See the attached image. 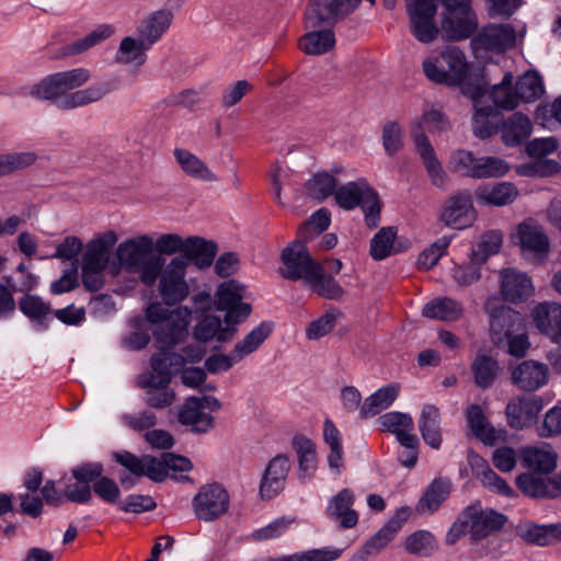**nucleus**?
<instances>
[{
	"label": "nucleus",
	"mask_w": 561,
	"mask_h": 561,
	"mask_svg": "<svg viewBox=\"0 0 561 561\" xmlns=\"http://www.w3.org/2000/svg\"><path fill=\"white\" fill-rule=\"evenodd\" d=\"M451 490L449 479H434L416 504V512L421 515H431L446 501Z\"/></svg>",
	"instance_id": "nucleus-34"
},
{
	"label": "nucleus",
	"mask_w": 561,
	"mask_h": 561,
	"mask_svg": "<svg viewBox=\"0 0 561 561\" xmlns=\"http://www.w3.org/2000/svg\"><path fill=\"white\" fill-rule=\"evenodd\" d=\"M309 197L318 202H323L329 196L335 194L337 183L335 178L329 172H317L305 184Z\"/></svg>",
	"instance_id": "nucleus-51"
},
{
	"label": "nucleus",
	"mask_w": 561,
	"mask_h": 561,
	"mask_svg": "<svg viewBox=\"0 0 561 561\" xmlns=\"http://www.w3.org/2000/svg\"><path fill=\"white\" fill-rule=\"evenodd\" d=\"M422 314L430 319L455 321L461 317L462 306L448 297L437 298L423 307Z\"/></svg>",
	"instance_id": "nucleus-44"
},
{
	"label": "nucleus",
	"mask_w": 561,
	"mask_h": 561,
	"mask_svg": "<svg viewBox=\"0 0 561 561\" xmlns=\"http://www.w3.org/2000/svg\"><path fill=\"white\" fill-rule=\"evenodd\" d=\"M116 259L124 270L138 274L140 282L152 286L159 277L164 259L153 254V239L140 234L121 242L115 251Z\"/></svg>",
	"instance_id": "nucleus-2"
},
{
	"label": "nucleus",
	"mask_w": 561,
	"mask_h": 561,
	"mask_svg": "<svg viewBox=\"0 0 561 561\" xmlns=\"http://www.w3.org/2000/svg\"><path fill=\"white\" fill-rule=\"evenodd\" d=\"M517 239L527 260L539 263L549 251V239L542 228L531 220H525L517 227Z\"/></svg>",
	"instance_id": "nucleus-16"
},
{
	"label": "nucleus",
	"mask_w": 561,
	"mask_h": 561,
	"mask_svg": "<svg viewBox=\"0 0 561 561\" xmlns=\"http://www.w3.org/2000/svg\"><path fill=\"white\" fill-rule=\"evenodd\" d=\"M414 144L417 153L422 158L432 184L436 187L445 188L447 174L438 161L434 147L431 145L427 136L424 133L415 134Z\"/></svg>",
	"instance_id": "nucleus-32"
},
{
	"label": "nucleus",
	"mask_w": 561,
	"mask_h": 561,
	"mask_svg": "<svg viewBox=\"0 0 561 561\" xmlns=\"http://www.w3.org/2000/svg\"><path fill=\"white\" fill-rule=\"evenodd\" d=\"M379 423L383 431L390 432L396 436L404 431L414 430L413 420L408 413L388 412L379 417Z\"/></svg>",
	"instance_id": "nucleus-64"
},
{
	"label": "nucleus",
	"mask_w": 561,
	"mask_h": 561,
	"mask_svg": "<svg viewBox=\"0 0 561 561\" xmlns=\"http://www.w3.org/2000/svg\"><path fill=\"white\" fill-rule=\"evenodd\" d=\"M396 522H387L370 539H368L358 552V557L365 561L370 556L379 553L397 535Z\"/></svg>",
	"instance_id": "nucleus-55"
},
{
	"label": "nucleus",
	"mask_w": 561,
	"mask_h": 561,
	"mask_svg": "<svg viewBox=\"0 0 561 561\" xmlns=\"http://www.w3.org/2000/svg\"><path fill=\"white\" fill-rule=\"evenodd\" d=\"M151 47L140 37H124L115 54V61L121 65L142 66L147 60L146 51Z\"/></svg>",
	"instance_id": "nucleus-39"
},
{
	"label": "nucleus",
	"mask_w": 561,
	"mask_h": 561,
	"mask_svg": "<svg viewBox=\"0 0 561 561\" xmlns=\"http://www.w3.org/2000/svg\"><path fill=\"white\" fill-rule=\"evenodd\" d=\"M229 507V494L219 483L199 489L193 499V508L199 520L211 522L224 515Z\"/></svg>",
	"instance_id": "nucleus-14"
},
{
	"label": "nucleus",
	"mask_w": 561,
	"mask_h": 561,
	"mask_svg": "<svg viewBox=\"0 0 561 561\" xmlns=\"http://www.w3.org/2000/svg\"><path fill=\"white\" fill-rule=\"evenodd\" d=\"M484 310L489 316L490 332L495 344L502 343L524 328L523 316L495 298L486 300Z\"/></svg>",
	"instance_id": "nucleus-10"
},
{
	"label": "nucleus",
	"mask_w": 561,
	"mask_h": 561,
	"mask_svg": "<svg viewBox=\"0 0 561 561\" xmlns=\"http://www.w3.org/2000/svg\"><path fill=\"white\" fill-rule=\"evenodd\" d=\"M172 22V13L159 10L146 18L138 26V34L150 47L168 31Z\"/></svg>",
	"instance_id": "nucleus-37"
},
{
	"label": "nucleus",
	"mask_w": 561,
	"mask_h": 561,
	"mask_svg": "<svg viewBox=\"0 0 561 561\" xmlns=\"http://www.w3.org/2000/svg\"><path fill=\"white\" fill-rule=\"evenodd\" d=\"M117 242L114 231H107L91 240L82 256V267L105 271L110 261V251Z\"/></svg>",
	"instance_id": "nucleus-24"
},
{
	"label": "nucleus",
	"mask_w": 561,
	"mask_h": 561,
	"mask_svg": "<svg viewBox=\"0 0 561 561\" xmlns=\"http://www.w3.org/2000/svg\"><path fill=\"white\" fill-rule=\"evenodd\" d=\"M354 503V491L348 488H344L329 500L325 514L331 520L337 523L339 528H354L359 518L358 513L353 508Z\"/></svg>",
	"instance_id": "nucleus-21"
},
{
	"label": "nucleus",
	"mask_w": 561,
	"mask_h": 561,
	"mask_svg": "<svg viewBox=\"0 0 561 561\" xmlns=\"http://www.w3.org/2000/svg\"><path fill=\"white\" fill-rule=\"evenodd\" d=\"M118 87L119 79L117 77L95 82L66 95L58 102V107L61 110H73L98 103L106 95L116 91Z\"/></svg>",
	"instance_id": "nucleus-17"
},
{
	"label": "nucleus",
	"mask_w": 561,
	"mask_h": 561,
	"mask_svg": "<svg viewBox=\"0 0 561 561\" xmlns=\"http://www.w3.org/2000/svg\"><path fill=\"white\" fill-rule=\"evenodd\" d=\"M518 533L527 542L538 546H548L554 541L561 540V524H526L519 528Z\"/></svg>",
	"instance_id": "nucleus-42"
},
{
	"label": "nucleus",
	"mask_w": 561,
	"mask_h": 561,
	"mask_svg": "<svg viewBox=\"0 0 561 561\" xmlns=\"http://www.w3.org/2000/svg\"><path fill=\"white\" fill-rule=\"evenodd\" d=\"M375 4L376 0H368ZM362 0H310L305 11V28L299 47L308 55H322L334 47L330 28L340 18L352 13Z\"/></svg>",
	"instance_id": "nucleus-1"
},
{
	"label": "nucleus",
	"mask_w": 561,
	"mask_h": 561,
	"mask_svg": "<svg viewBox=\"0 0 561 561\" xmlns=\"http://www.w3.org/2000/svg\"><path fill=\"white\" fill-rule=\"evenodd\" d=\"M334 201L344 210L360 207L368 228H377L380 221L381 202L376 190L365 178L337 186Z\"/></svg>",
	"instance_id": "nucleus-4"
},
{
	"label": "nucleus",
	"mask_w": 561,
	"mask_h": 561,
	"mask_svg": "<svg viewBox=\"0 0 561 561\" xmlns=\"http://www.w3.org/2000/svg\"><path fill=\"white\" fill-rule=\"evenodd\" d=\"M178 421L194 434H206L215 427L214 416L197 405L194 396L188 397L180 408Z\"/></svg>",
	"instance_id": "nucleus-29"
},
{
	"label": "nucleus",
	"mask_w": 561,
	"mask_h": 561,
	"mask_svg": "<svg viewBox=\"0 0 561 561\" xmlns=\"http://www.w3.org/2000/svg\"><path fill=\"white\" fill-rule=\"evenodd\" d=\"M531 134L530 119L522 114L514 113L502 128V138L505 145L514 147L523 142Z\"/></svg>",
	"instance_id": "nucleus-43"
},
{
	"label": "nucleus",
	"mask_w": 561,
	"mask_h": 561,
	"mask_svg": "<svg viewBox=\"0 0 561 561\" xmlns=\"http://www.w3.org/2000/svg\"><path fill=\"white\" fill-rule=\"evenodd\" d=\"M514 76L512 72H506L499 84L493 85L491 92H488L483 85H477L472 92H477L481 89L484 94L485 104H490L495 107V111L500 110L513 111L519 105V100L516 94L515 88L513 89Z\"/></svg>",
	"instance_id": "nucleus-26"
},
{
	"label": "nucleus",
	"mask_w": 561,
	"mask_h": 561,
	"mask_svg": "<svg viewBox=\"0 0 561 561\" xmlns=\"http://www.w3.org/2000/svg\"><path fill=\"white\" fill-rule=\"evenodd\" d=\"M289 470L290 461L284 454L276 455L268 461L260 483V495L263 500H271L284 490Z\"/></svg>",
	"instance_id": "nucleus-20"
},
{
	"label": "nucleus",
	"mask_w": 561,
	"mask_h": 561,
	"mask_svg": "<svg viewBox=\"0 0 561 561\" xmlns=\"http://www.w3.org/2000/svg\"><path fill=\"white\" fill-rule=\"evenodd\" d=\"M523 463L537 473H549L557 466V456L550 450L528 447L523 451Z\"/></svg>",
	"instance_id": "nucleus-54"
},
{
	"label": "nucleus",
	"mask_w": 561,
	"mask_h": 561,
	"mask_svg": "<svg viewBox=\"0 0 561 561\" xmlns=\"http://www.w3.org/2000/svg\"><path fill=\"white\" fill-rule=\"evenodd\" d=\"M308 286L320 297L331 300H339L344 295L343 287L334 277L325 274L320 264V271H316L307 283Z\"/></svg>",
	"instance_id": "nucleus-48"
},
{
	"label": "nucleus",
	"mask_w": 561,
	"mask_h": 561,
	"mask_svg": "<svg viewBox=\"0 0 561 561\" xmlns=\"http://www.w3.org/2000/svg\"><path fill=\"white\" fill-rule=\"evenodd\" d=\"M472 374L477 386L482 389L489 388L497 376L499 366L491 356L479 355L473 360Z\"/></svg>",
	"instance_id": "nucleus-56"
},
{
	"label": "nucleus",
	"mask_w": 561,
	"mask_h": 561,
	"mask_svg": "<svg viewBox=\"0 0 561 561\" xmlns=\"http://www.w3.org/2000/svg\"><path fill=\"white\" fill-rule=\"evenodd\" d=\"M506 522L503 514L493 510H483L480 504L465 508L453 524L448 535V543H455L460 537L469 533L473 540H481L492 533L500 530Z\"/></svg>",
	"instance_id": "nucleus-5"
},
{
	"label": "nucleus",
	"mask_w": 561,
	"mask_h": 561,
	"mask_svg": "<svg viewBox=\"0 0 561 561\" xmlns=\"http://www.w3.org/2000/svg\"><path fill=\"white\" fill-rule=\"evenodd\" d=\"M174 157L183 172L188 176L206 182L217 181L216 174L213 173L208 167L191 151L176 148L174 150Z\"/></svg>",
	"instance_id": "nucleus-41"
},
{
	"label": "nucleus",
	"mask_w": 561,
	"mask_h": 561,
	"mask_svg": "<svg viewBox=\"0 0 561 561\" xmlns=\"http://www.w3.org/2000/svg\"><path fill=\"white\" fill-rule=\"evenodd\" d=\"M515 91L519 103L535 102L545 92L542 79L537 71H527L516 81Z\"/></svg>",
	"instance_id": "nucleus-50"
},
{
	"label": "nucleus",
	"mask_w": 561,
	"mask_h": 561,
	"mask_svg": "<svg viewBox=\"0 0 561 561\" xmlns=\"http://www.w3.org/2000/svg\"><path fill=\"white\" fill-rule=\"evenodd\" d=\"M542 407L543 403L539 397H520L511 401L506 407L508 425L516 430L529 426Z\"/></svg>",
	"instance_id": "nucleus-23"
},
{
	"label": "nucleus",
	"mask_w": 561,
	"mask_h": 561,
	"mask_svg": "<svg viewBox=\"0 0 561 561\" xmlns=\"http://www.w3.org/2000/svg\"><path fill=\"white\" fill-rule=\"evenodd\" d=\"M534 285L526 273L505 268L501 272V294L506 301L520 302L534 294Z\"/></svg>",
	"instance_id": "nucleus-25"
},
{
	"label": "nucleus",
	"mask_w": 561,
	"mask_h": 561,
	"mask_svg": "<svg viewBox=\"0 0 561 561\" xmlns=\"http://www.w3.org/2000/svg\"><path fill=\"white\" fill-rule=\"evenodd\" d=\"M414 144L417 153L422 158L432 184L436 187L445 188L447 174L438 161L434 147L431 145L427 136L424 133L415 134Z\"/></svg>",
	"instance_id": "nucleus-31"
},
{
	"label": "nucleus",
	"mask_w": 561,
	"mask_h": 561,
	"mask_svg": "<svg viewBox=\"0 0 561 561\" xmlns=\"http://www.w3.org/2000/svg\"><path fill=\"white\" fill-rule=\"evenodd\" d=\"M533 319L538 330L549 336L554 327L561 321V305L556 302H541L533 310Z\"/></svg>",
	"instance_id": "nucleus-49"
},
{
	"label": "nucleus",
	"mask_w": 561,
	"mask_h": 561,
	"mask_svg": "<svg viewBox=\"0 0 561 561\" xmlns=\"http://www.w3.org/2000/svg\"><path fill=\"white\" fill-rule=\"evenodd\" d=\"M293 446L298 454L299 469L304 472L300 477L305 479L316 469L317 458L314 444L305 436H296L293 439Z\"/></svg>",
	"instance_id": "nucleus-57"
},
{
	"label": "nucleus",
	"mask_w": 561,
	"mask_h": 561,
	"mask_svg": "<svg viewBox=\"0 0 561 561\" xmlns=\"http://www.w3.org/2000/svg\"><path fill=\"white\" fill-rule=\"evenodd\" d=\"M186 268V261L179 256L171 259L161 267L158 290L165 305L180 304L190 295V286L185 279Z\"/></svg>",
	"instance_id": "nucleus-8"
},
{
	"label": "nucleus",
	"mask_w": 561,
	"mask_h": 561,
	"mask_svg": "<svg viewBox=\"0 0 561 561\" xmlns=\"http://www.w3.org/2000/svg\"><path fill=\"white\" fill-rule=\"evenodd\" d=\"M21 312L41 329L47 328V317L51 313V307L36 295L25 294L19 299Z\"/></svg>",
	"instance_id": "nucleus-45"
},
{
	"label": "nucleus",
	"mask_w": 561,
	"mask_h": 561,
	"mask_svg": "<svg viewBox=\"0 0 561 561\" xmlns=\"http://www.w3.org/2000/svg\"><path fill=\"white\" fill-rule=\"evenodd\" d=\"M407 12L410 32L420 43L430 44L438 37L439 28L435 24L437 7L434 0L409 2Z\"/></svg>",
	"instance_id": "nucleus-13"
},
{
	"label": "nucleus",
	"mask_w": 561,
	"mask_h": 561,
	"mask_svg": "<svg viewBox=\"0 0 561 561\" xmlns=\"http://www.w3.org/2000/svg\"><path fill=\"white\" fill-rule=\"evenodd\" d=\"M273 331V324L262 322L255 327L244 339L238 342L233 347V356L237 360H242L245 356L256 351Z\"/></svg>",
	"instance_id": "nucleus-46"
},
{
	"label": "nucleus",
	"mask_w": 561,
	"mask_h": 561,
	"mask_svg": "<svg viewBox=\"0 0 561 561\" xmlns=\"http://www.w3.org/2000/svg\"><path fill=\"white\" fill-rule=\"evenodd\" d=\"M114 33V27L108 24H103L93 30L90 34L80 38L71 44L61 48L60 55L62 57L75 56L87 51L93 46L107 39Z\"/></svg>",
	"instance_id": "nucleus-47"
},
{
	"label": "nucleus",
	"mask_w": 561,
	"mask_h": 561,
	"mask_svg": "<svg viewBox=\"0 0 561 561\" xmlns=\"http://www.w3.org/2000/svg\"><path fill=\"white\" fill-rule=\"evenodd\" d=\"M417 423L424 442L430 447L438 449L443 442L439 409L434 404H424Z\"/></svg>",
	"instance_id": "nucleus-35"
},
{
	"label": "nucleus",
	"mask_w": 561,
	"mask_h": 561,
	"mask_svg": "<svg viewBox=\"0 0 561 561\" xmlns=\"http://www.w3.org/2000/svg\"><path fill=\"white\" fill-rule=\"evenodd\" d=\"M245 286L236 279L221 283L215 294L217 310L226 311L224 322L232 321L234 324L243 322L252 311L251 305L242 302Z\"/></svg>",
	"instance_id": "nucleus-9"
},
{
	"label": "nucleus",
	"mask_w": 561,
	"mask_h": 561,
	"mask_svg": "<svg viewBox=\"0 0 561 561\" xmlns=\"http://www.w3.org/2000/svg\"><path fill=\"white\" fill-rule=\"evenodd\" d=\"M91 78V71L83 67L55 72L34 84L30 94L36 99L55 101L58 105L66 95L79 90Z\"/></svg>",
	"instance_id": "nucleus-6"
},
{
	"label": "nucleus",
	"mask_w": 561,
	"mask_h": 561,
	"mask_svg": "<svg viewBox=\"0 0 561 561\" xmlns=\"http://www.w3.org/2000/svg\"><path fill=\"white\" fill-rule=\"evenodd\" d=\"M516 32L508 24H489L476 34L470 42L473 53H502L515 46Z\"/></svg>",
	"instance_id": "nucleus-15"
},
{
	"label": "nucleus",
	"mask_w": 561,
	"mask_h": 561,
	"mask_svg": "<svg viewBox=\"0 0 561 561\" xmlns=\"http://www.w3.org/2000/svg\"><path fill=\"white\" fill-rule=\"evenodd\" d=\"M502 234L499 231H490L481 236L472 248L471 256L474 262L483 264L490 255L496 254L502 245Z\"/></svg>",
	"instance_id": "nucleus-58"
},
{
	"label": "nucleus",
	"mask_w": 561,
	"mask_h": 561,
	"mask_svg": "<svg viewBox=\"0 0 561 561\" xmlns=\"http://www.w3.org/2000/svg\"><path fill=\"white\" fill-rule=\"evenodd\" d=\"M104 473L101 462H82L71 469V478L65 481L64 496L67 501L87 504L92 500V482Z\"/></svg>",
	"instance_id": "nucleus-12"
},
{
	"label": "nucleus",
	"mask_w": 561,
	"mask_h": 561,
	"mask_svg": "<svg viewBox=\"0 0 561 561\" xmlns=\"http://www.w3.org/2000/svg\"><path fill=\"white\" fill-rule=\"evenodd\" d=\"M323 439L330 447L328 463L331 469L340 472L343 461L342 437L331 419H325L323 422Z\"/></svg>",
	"instance_id": "nucleus-53"
},
{
	"label": "nucleus",
	"mask_w": 561,
	"mask_h": 561,
	"mask_svg": "<svg viewBox=\"0 0 561 561\" xmlns=\"http://www.w3.org/2000/svg\"><path fill=\"white\" fill-rule=\"evenodd\" d=\"M443 36L451 42H459L471 37L478 28V18L474 11L458 13H443Z\"/></svg>",
	"instance_id": "nucleus-22"
},
{
	"label": "nucleus",
	"mask_w": 561,
	"mask_h": 561,
	"mask_svg": "<svg viewBox=\"0 0 561 561\" xmlns=\"http://www.w3.org/2000/svg\"><path fill=\"white\" fill-rule=\"evenodd\" d=\"M466 421L473 436L485 445H493L499 438L479 404H471L466 410Z\"/></svg>",
	"instance_id": "nucleus-38"
},
{
	"label": "nucleus",
	"mask_w": 561,
	"mask_h": 561,
	"mask_svg": "<svg viewBox=\"0 0 561 561\" xmlns=\"http://www.w3.org/2000/svg\"><path fill=\"white\" fill-rule=\"evenodd\" d=\"M399 392L400 386L396 382L381 387L365 399L359 410V417L367 419L369 416H375L381 411L388 409L396 401Z\"/></svg>",
	"instance_id": "nucleus-36"
},
{
	"label": "nucleus",
	"mask_w": 561,
	"mask_h": 561,
	"mask_svg": "<svg viewBox=\"0 0 561 561\" xmlns=\"http://www.w3.org/2000/svg\"><path fill=\"white\" fill-rule=\"evenodd\" d=\"M405 549L410 553L428 557L437 550V542L430 531L419 530L407 538Z\"/></svg>",
	"instance_id": "nucleus-59"
},
{
	"label": "nucleus",
	"mask_w": 561,
	"mask_h": 561,
	"mask_svg": "<svg viewBox=\"0 0 561 561\" xmlns=\"http://www.w3.org/2000/svg\"><path fill=\"white\" fill-rule=\"evenodd\" d=\"M191 310L180 307L168 310L160 302H153L146 309L147 320L154 325L153 337L163 348H172L188 335Z\"/></svg>",
	"instance_id": "nucleus-3"
},
{
	"label": "nucleus",
	"mask_w": 561,
	"mask_h": 561,
	"mask_svg": "<svg viewBox=\"0 0 561 561\" xmlns=\"http://www.w3.org/2000/svg\"><path fill=\"white\" fill-rule=\"evenodd\" d=\"M237 333V324L232 321L225 322L217 316H205L194 327L193 336L195 340L206 343L211 340L228 342Z\"/></svg>",
	"instance_id": "nucleus-27"
},
{
	"label": "nucleus",
	"mask_w": 561,
	"mask_h": 561,
	"mask_svg": "<svg viewBox=\"0 0 561 561\" xmlns=\"http://www.w3.org/2000/svg\"><path fill=\"white\" fill-rule=\"evenodd\" d=\"M422 125H425L431 133H443L450 128V123L445 114L434 108L425 112L420 121L414 122L413 138L415 134L424 133Z\"/></svg>",
	"instance_id": "nucleus-62"
},
{
	"label": "nucleus",
	"mask_w": 561,
	"mask_h": 561,
	"mask_svg": "<svg viewBox=\"0 0 561 561\" xmlns=\"http://www.w3.org/2000/svg\"><path fill=\"white\" fill-rule=\"evenodd\" d=\"M411 247L408 239L397 238V230L393 227L381 228L370 241V255L374 260L380 261L386 257L407 251Z\"/></svg>",
	"instance_id": "nucleus-28"
},
{
	"label": "nucleus",
	"mask_w": 561,
	"mask_h": 561,
	"mask_svg": "<svg viewBox=\"0 0 561 561\" xmlns=\"http://www.w3.org/2000/svg\"><path fill=\"white\" fill-rule=\"evenodd\" d=\"M512 381L519 389L535 391L548 381V367L535 360H525L514 368Z\"/></svg>",
	"instance_id": "nucleus-30"
},
{
	"label": "nucleus",
	"mask_w": 561,
	"mask_h": 561,
	"mask_svg": "<svg viewBox=\"0 0 561 561\" xmlns=\"http://www.w3.org/2000/svg\"><path fill=\"white\" fill-rule=\"evenodd\" d=\"M450 237L444 236L437 239L433 244L425 249L417 259V265L421 270L427 271L435 266L439 259L444 255L449 243Z\"/></svg>",
	"instance_id": "nucleus-63"
},
{
	"label": "nucleus",
	"mask_w": 561,
	"mask_h": 561,
	"mask_svg": "<svg viewBox=\"0 0 561 561\" xmlns=\"http://www.w3.org/2000/svg\"><path fill=\"white\" fill-rule=\"evenodd\" d=\"M37 160L34 151H10L0 154V179L33 165Z\"/></svg>",
	"instance_id": "nucleus-52"
},
{
	"label": "nucleus",
	"mask_w": 561,
	"mask_h": 561,
	"mask_svg": "<svg viewBox=\"0 0 561 561\" xmlns=\"http://www.w3.org/2000/svg\"><path fill=\"white\" fill-rule=\"evenodd\" d=\"M465 93L469 94L472 99L476 111L472 117V130L474 136L480 139H485L496 134L499 130L500 112H496L494 106L485 104L484 94L481 89H478L477 92H469L467 88Z\"/></svg>",
	"instance_id": "nucleus-19"
},
{
	"label": "nucleus",
	"mask_w": 561,
	"mask_h": 561,
	"mask_svg": "<svg viewBox=\"0 0 561 561\" xmlns=\"http://www.w3.org/2000/svg\"><path fill=\"white\" fill-rule=\"evenodd\" d=\"M217 253V245L201 237H188L185 239L182 256L186 263L192 262L198 268L209 267Z\"/></svg>",
	"instance_id": "nucleus-33"
},
{
	"label": "nucleus",
	"mask_w": 561,
	"mask_h": 561,
	"mask_svg": "<svg viewBox=\"0 0 561 561\" xmlns=\"http://www.w3.org/2000/svg\"><path fill=\"white\" fill-rule=\"evenodd\" d=\"M517 195V188L508 182L483 186L477 190V198L479 203L484 205L505 206L512 204Z\"/></svg>",
	"instance_id": "nucleus-40"
},
{
	"label": "nucleus",
	"mask_w": 561,
	"mask_h": 561,
	"mask_svg": "<svg viewBox=\"0 0 561 561\" xmlns=\"http://www.w3.org/2000/svg\"><path fill=\"white\" fill-rule=\"evenodd\" d=\"M283 267L280 275L289 280L302 279L305 284L311 278L316 271H320V263L312 259L306 244L294 241L286 247L280 254Z\"/></svg>",
	"instance_id": "nucleus-11"
},
{
	"label": "nucleus",
	"mask_w": 561,
	"mask_h": 561,
	"mask_svg": "<svg viewBox=\"0 0 561 561\" xmlns=\"http://www.w3.org/2000/svg\"><path fill=\"white\" fill-rule=\"evenodd\" d=\"M508 171L507 163L497 157H480L472 173V179L503 176Z\"/></svg>",
	"instance_id": "nucleus-61"
},
{
	"label": "nucleus",
	"mask_w": 561,
	"mask_h": 561,
	"mask_svg": "<svg viewBox=\"0 0 561 561\" xmlns=\"http://www.w3.org/2000/svg\"><path fill=\"white\" fill-rule=\"evenodd\" d=\"M423 61V71L427 79L435 83H445L449 87H459L468 76L469 64L465 53L457 46L449 45L437 60Z\"/></svg>",
	"instance_id": "nucleus-7"
},
{
	"label": "nucleus",
	"mask_w": 561,
	"mask_h": 561,
	"mask_svg": "<svg viewBox=\"0 0 561 561\" xmlns=\"http://www.w3.org/2000/svg\"><path fill=\"white\" fill-rule=\"evenodd\" d=\"M476 218L471 195L468 191H459L445 203L440 219L455 229L469 227Z\"/></svg>",
	"instance_id": "nucleus-18"
},
{
	"label": "nucleus",
	"mask_w": 561,
	"mask_h": 561,
	"mask_svg": "<svg viewBox=\"0 0 561 561\" xmlns=\"http://www.w3.org/2000/svg\"><path fill=\"white\" fill-rule=\"evenodd\" d=\"M516 484L528 496L546 497L549 495V483L541 474L523 473L517 477Z\"/></svg>",
	"instance_id": "nucleus-60"
}]
</instances>
